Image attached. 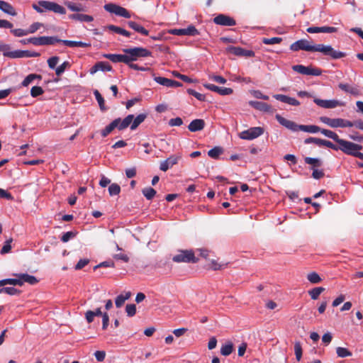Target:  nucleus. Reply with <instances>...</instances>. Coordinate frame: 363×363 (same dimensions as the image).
Masks as SVG:
<instances>
[{"mask_svg":"<svg viewBox=\"0 0 363 363\" xmlns=\"http://www.w3.org/2000/svg\"><path fill=\"white\" fill-rule=\"evenodd\" d=\"M290 50L294 52L304 50L307 52H320L333 59H340L346 56L345 52L334 50L331 45L323 44L311 45L307 40H298L290 45Z\"/></svg>","mask_w":363,"mask_h":363,"instance_id":"1","label":"nucleus"},{"mask_svg":"<svg viewBox=\"0 0 363 363\" xmlns=\"http://www.w3.org/2000/svg\"><path fill=\"white\" fill-rule=\"evenodd\" d=\"M275 118L281 125L293 132H298L301 130L311 133H315L320 130V128L317 125H298L292 121L282 117L279 114H277Z\"/></svg>","mask_w":363,"mask_h":363,"instance_id":"2","label":"nucleus"},{"mask_svg":"<svg viewBox=\"0 0 363 363\" xmlns=\"http://www.w3.org/2000/svg\"><path fill=\"white\" fill-rule=\"evenodd\" d=\"M337 144L339 145V150H341L346 155H351L363 160V153L360 152V150L363 149L362 145L344 139H340Z\"/></svg>","mask_w":363,"mask_h":363,"instance_id":"3","label":"nucleus"},{"mask_svg":"<svg viewBox=\"0 0 363 363\" xmlns=\"http://www.w3.org/2000/svg\"><path fill=\"white\" fill-rule=\"evenodd\" d=\"M133 119V114L128 115L123 120H121L120 118H116L101 131V136L104 138L106 137L116 128L119 130L127 128L131 123Z\"/></svg>","mask_w":363,"mask_h":363,"instance_id":"4","label":"nucleus"},{"mask_svg":"<svg viewBox=\"0 0 363 363\" xmlns=\"http://www.w3.org/2000/svg\"><path fill=\"white\" fill-rule=\"evenodd\" d=\"M32 7L38 13H43L45 11H53L55 13L65 14L66 10L61 5L48 1H39L37 4H33Z\"/></svg>","mask_w":363,"mask_h":363,"instance_id":"5","label":"nucleus"},{"mask_svg":"<svg viewBox=\"0 0 363 363\" xmlns=\"http://www.w3.org/2000/svg\"><path fill=\"white\" fill-rule=\"evenodd\" d=\"M123 52L127 56V65L132 64L133 61H136L140 57H146L152 55V52L150 50L142 47L125 48L123 50Z\"/></svg>","mask_w":363,"mask_h":363,"instance_id":"6","label":"nucleus"},{"mask_svg":"<svg viewBox=\"0 0 363 363\" xmlns=\"http://www.w3.org/2000/svg\"><path fill=\"white\" fill-rule=\"evenodd\" d=\"M174 262L196 263L199 259L195 257L192 250H179V254L172 257Z\"/></svg>","mask_w":363,"mask_h":363,"instance_id":"7","label":"nucleus"},{"mask_svg":"<svg viewBox=\"0 0 363 363\" xmlns=\"http://www.w3.org/2000/svg\"><path fill=\"white\" fill-rule=\"evenodd\" d=\"M320 121L333 128L352 127V121L343 118H330L327 116H321Z\"/></svg>","mask_w":363,"mask_h":363,"instance_id":"8","label":"nucleus"},{"mask_svg":"<svg viewBox=\"0 0 363 363\" xmlns=\"http://www.w3.org/2000/svg\"><path fill=\"white\" fill-rule=\"evenodd\" d=\"M31 44L40 46V45H53L57 43H60V39L57 36H40V37H31L29 40Z\"/></svg>","mask_w":363,"mask_h":363,"instance_id":"9","label":"nucleus"},{"mask_svg":"<svg viewBox=\"0 0 363 363\" xmlns=\"http://www.w3.org/2000/svg\"><path fill=\"white\" fill-rule=\"evenodd\" d=\"M264 133V128L262 127H253L239 133V137L243 140H254Z\"/></svg>","mask_w":363,"mask_h":363,"instance_id":"10","label":"nucleus"},{"mask_svg":"<svg viewBox=\"0 0 363 363\" xmlns=\"http://www.w3.org/2000/svg\"><path fill=\"white\" fill-rule=\"evenodd\" d=\"M292 69L304 75L320 76L322 74V70L319 68L311 66L306 67L302 65H294Z\"/></svg>","mask_w":363,"mask_h":363,"instance_id":"11","label":"nucleus"},{"mask_svg":"<svg viewBox=\"0 0 363 363\" xmlns=\"http://www.w3.org/2000/svg\"><path fill=\"white\" fill-rule=\"evenodd\" d=\"M169 33L172 35H189V36H195L199 34V30L196 28L194 26H189L186 28H179V29H172L169 30Z\"/></svg>","mask_w":363,"mask_h":363,"instance_id":"12","label":"nucleus"},{"mask_svg":"<svg viewBox=\"0 0 363 363\" xmlns=\"http://www.w3.org/2000/svg\"><path fill=\"white\" fill-rule=\"evenodd\" d=\"M181 158H182L181 154L171 155L167 160L162 161L160 163V170H162L163 172L167 171L172 166L177 164L179 160H181Z\"/></svg>","mask_w":363,"mask_h":363,"instance_id":"13","label":"nucleus"},{"mask_svg":"<svg viewBox=\"0 0 363 363\" xmlns=\"http://www.w3.org/2000/svg\"><path fill=\"white\" fill-rule=\"evenodd\" d=\"M213 22L217 25L224 26H233L236 25V21L234 18L225 14H218L213 18Z\"/></svg>","mask_w":363,"mask_h":363,"instance_id":"14","label":"nucleus"},{"mask_svg":"<svg viewBox=\"0 0 363 363\" xmlns=\"http://www.w3.org/2000/svg\"><path fill=\"white\" fill-rule=\"evenodd\" d=\"M314 103H315L318 106L325 108H334L337 106H342L343 103L337 100H323L320 99H314Z\"/></svg>","mask_w":363,"mask_h":363,"instance_id":"15","label":"nucleus"},{"mask_svg":"<svg viewBox=\"0 0 363 363\" xmlns=\"http://www.w3.org/2000/svg\"><path fill=\"white\" fill-rule=\"evenodd\" d=\"M203 86L208 90L218 93L221 96L230 95L233 92L231 88L219 87L213 84H204Z\"/></svg>","mask_w":363,"mask_h":363,"instance_id":"16","label":"nucleus"},{"mask_svg":"<svg viewBox=\"0 0 363 363\" xmlns=\"http://www.w3.org/2000/svg\"><path fill=\"white\" fill-rule=\"evenodd\" d=\"M338 87L345 93H348L354 96H358L362 94L359 86L357 85L352 86L348 84L340 83Z\"/></svg>","mask_w":363,"mask_h":363,"instance_id":"17","label":"nucleus"},{"mask_svg":"<svg viewBox=\"0 0 363 363\" xmlns=\"http://www.w3.org/2000/svg\"><path fill=\"white\" fill-rule=\"evenodd\" d=\"M337 28L332 26H311L306 29V31L309 33H332L337 32Z\"/></svg>","mask_w":363,"mask_h":363,"instance_id":"18","label":"nucleus"},{"mask_svg":"<svg viewBox=\"0 0 363 363\" xmlns=\"http://www.w3.org/2000/svg\"><path fill=\"white\" fill-rule=\"evenodd\" d=\"M249 104L253 107L254 108L266 112V113H271L272 112V106L262 101H250L249 102Z\"/></svg>","mask_w":363,"mask_h":363,"instance_id":"19","label":"nucleus"},{"mask_svg":"<svg viewBox=\"0 0 363 363\" xmlns=\"http://www.w3.org/2000/svg\"><path fill=\"white\" fill-rule=\"evenodd\" d=\"M110 72L112 70V67L107 62H98L90 69V74H94L98 71Z\"/></svg>","mask_w":363,"mask_h":363,"instance_id":"20","label":"nucleus"},{"mask_svg":"<svg viewBox=\"0 0 363 363\" xmlns=\"http://www.w3.org/2000/svg\"><path fill=\"white\" fill-rule=\"evenodd\" d=\"M274 98L277 100L280 101L283 103L288 104L291 106H298L300 105V102L295 98H292L284 94H274Z\"/></svg>","mask_w":363,"mask_h":363,"instance_id":"21","label":"nucleus"},{"mask_svg":"<svg viewBox=\"0 0 363 363\" xmlns=\"http://www.w3.org/2000/svg\"><path fill=\"white\" fill-rule=\"evenodd\" d=\"M103 57L111 60L114 63L123 62L127 65L128 58L125 54H104L103 55Z\"/></svg>","mask_w":363,"mask_h":363,"instance_id":"22","label":"nucleus"},{"mask_svg":"<svg viewBox=\"0 0 363 363\" xmlns=\"http://www.w3.org/2000/svg\"><path fill=\"white\" fill-rule=\"evenodd\" d=\"M205 127V122L203 119H194L188 125L191 132H197L203 130Z\"/></svg>","mask_w":363,"mask_h":363,"instance_id":"23","label":"nucleus"},{"mask_svg":"<svg viewBox=\"0 0 363 363\" xmlns=\"http://www.w3.org/2000/svg\"><path fill=\"white\" fill-rule=\"evenodd\" d=\"M0 9L11 16H16L17 15V12L14 7L9 3L0 0Z\"/></svg>","mask_w":363,"mask_h":363,"instance_id":"24","label":"nucleus"},{"mask_svg":"<svg viewBox=\"0 0 363 363\" xmlns=\"http://www.w3.org/2000/svg\"><path fill=\"white\" fill-rule=\"evenodd\" d=\"M60 43H62L65 45L70 47V48H74V47L90 48L91 47V43H84L82 41H73V40H61L60 39Z\"/></svg>","mask_w":363,"mask_h":363,"instance_id":"25","label":"nucleus"},{"mask_svg":"<svg viewBox=\"0 0 363 363\" xmlns=\"http://www.w3.org/2000/svg\"><path fill=\"white\" fill-rule=\"evenodd\" d=\"M68 17L69 19L80 22H91L94 20L93 16L83 13H73L69 15Z\"/></svg>","mask_w":363,"mask_h":363,"instance_id":"26","label":"nucleus"},{"mask_svg":"<svg viewBox=\"0 0 363 363\" xmlns=\"http://www.w3.org/2000/svg\"><path fill=\"white\" fill-rule=\"evenodd\" d=\"M15 276H17L18 277L21 278L22 281V286L23 285L24 282L28 283L31 285H35L38 282V280L37 278L33 275H30L28 274H15Z\"/></svg>","mask_w":363,"mask_h":363,"instance_id":"27","label":"nucleus"},{"mask_svg":"<svg viewBox=\"0 0 363 363\" xmlns=\"http://www.w3.org/2000/svg\"><path fill=\"white\" fill-rule=\"evenodd\" d=\"M147 118L146 113H140L135 118L133 117V119L130 124V129L135 130Z\"/></svg>","mask_w":363,"mask_h":363,"instance_id":"28","label":"nucleus"},{"mask_svg":"<svg viewBox=\"0 0 363 363\" xmlns=\"http://www.w3.org/2000/svg\"><path fill=\"white\" fill-rule=\"evenodd\" d=\"M128 26L136 32L140 33L144 35H148L149 34V31L147 29L135 21H128Z\"/></svg>","mask_w":363,"mask_h":363,"instance_id":"29","label":"nucleus"},{"mask_svg":"<svg viewBox=\"0 0 363 363\" xmlns=\"http://www.w3.org/2000/svg\"><path fill=\"white\" fill-rule=\"evenodd\" d=\"M233 344L230 341L226 342L220 347V354L223 356L230 355L233 351Z\"/></svg>","mask_w":363,"mask_h":363,"instance_id":"30","label":"nucleus"},{"mask_svg":"<svg viewBox=\"0 0 363 363\" xmlns=\"http://www.w3.org/2000/svg\"><path fill=\"white\" fill-rule=\"evenodd\" d=\"M65 4L72 11H86L85 7L81 4H77L72 1H66Z\"/></svg>","mask_w":363,"mask_h":363,"instance_id":"31","label":"nucleus"},{"mask_svg":"<svg viewBox=\"0 0 363 363\" xmlns=\"http://www.w3.org/2000/svg\"><path fill=\"white\" fill-rule=\"evenodd\" d=\"M6 284L13 285V286H22L21 278L18 277V279H4L0 280V287L4 286Z\"/></svg>","mask_w":363,"mask_h":363,"instance_id":"32","label":"nucleus"},{"mask_svg":"<svg viewBox=\"0 0 363 363\" xmlns=\"http://www.w3.org/2000/svg\"><path fill=\"white\" fill-rule=\"evenodd\" d=\"M131 296V293L130 291L127 292L125 295L120 294L118 296L115 301V304L117 308H121L125 303L126 300L130 298Z\"/></svg>","mask_w":363,"mask_h":363,"instance_id":"33","label":"nucleus"},{"mask_svg":"<svg viewBox=\"0 0 363 363\" xmlns=\"http://www.w3.org/2000/svg\"><path fill=\"white\" fill-rule=\"evenodd\" d=\"M320 132L324 135L325 136L329 138H331L333 139L335 142H336L337 143H338V142L340 140L341 138H340V137L338 136V135L330 130H328V129H321L320 128Z\"/></svg>","mask_w":363,"mask_h":363,"instance_id":"34","label":"nucleus"},{"mask_svg":"<svg viewBox=\"0 0 363 363\" xmlns=\"http://www.w3.org/2000/svg\"><path fill=\"white\" fill-rule=\"evenodd\" d=\"M94 94L95 98L99 104L100 109L102 111H106L107 110V107L105 106V101L100 92L98 90H94Z\"/></svg>","mask_w":363,"mask_h":363,"instance_id":"35","label":"nucleus"},{"mask_svg":"<svg viewBox=\"0 0 363 363\" xmlns=\"http://www.w3.org/2000/svg\"><path fill=\"white\" fill-rule=\"evenodd\" d=\"M42 79V76L40 75V74H28L24 79L23 81L22 82L21 84L23 86H28L31 82H33V80L35 79Z\"/></svg>","mask_w":363,"mask_h":363,"instance_id":"36","label":"nucleus"},{"mask_svg":"<svg viewBox=\"0 0 363 363\" xmlns=\"http://www.w3.org/2000/svg\"><path fill=\"white\" fill-rule=\"evenodd\" d=\"M30 51L29 50H14L12 51L11 58L30 57Z\"/></svg>","mask_w":363,"mask_h":363,"instance_id":"37","label":"nucleus"},{"mask_svg":"<svg viewBox=\"0 0 363 363\" xmlns=\"http://www.w3.org/2000/svg\"><path fill=\"white\" fill-rule=\"evenodd\" d=\"M304 162L306 164L312 165V169H315V167H319L322 165V162L318 158L306 157L304 158Z\"/></svg>","mask_w":363,"mask_h":363,"instance_id":"38","label":"nucleus"},{"mask_svg":"<svg viewBox=\"0 0 363 363\" xmlns=\"http://www.w3.org/2000/svg\"><path fill=\"white\" fill-rule=\"evenodd\" d=\"M0 294H6L11 296H14L19 295L21 294V291L12 286L3 287L0 288Z\"/></svg>","mask_w":363,"mask_h":363,"instance_id":"39","label":"nucleus"},{"mask_svg":"<svg viewBox=\"0 0 363 363\" xmlns=\"http://www.w3.org/2000/svg\"><path fill=\"white\" fill-rule=\"evenodd\" d=\"M325 291L323 287H315L313 289L308 291V294L313 300H316L318 298L319 296L322 292Z\"/></svg>","mask_w":363,"mask_h":363,"instance_id":"40","label":"nucleus"},{"mask_svg":"<svg viewBox=\"0 0 363 363\" xmlns=\"http://www.w3.org/2000/svg\"><path fill=\"white\" fill-rule=\"evenodd\" d=\"M142 193L147 200H152L157 192L153 188L147 187L142 190Z\"/></svg>","mask_w":363,"mask_h":363,"instance_id":"41","label":"nucleus"},{"mask_svg":"<svg viewBox=\"0 0 363 363\" xmlns=\"http://www.w3.org/2000/svg\"><path fill=\"white\" fill-rule=\"evenodd\" d=\"M336 353L339 357L342 358L351 357L352 355V352L350 350H348L347 348L342 347H337L336 348Z\"/></svg>","mask_w":363,"mask_h":363,"instance_id":"42","label":"nucleus"},{"mask_svg":"<svg viewBox=\"0 0 363 363\" xmlns=\"http://www.w3.org/2000/svg\"><path fill=\"white\" fill-rule=\"evenodd\" d=\"M243 50L240 47L229 46L226 48V52L236 56H242Z\"/></svg>","mask_w":363,"mask_h":363,"instance_id":"43","label":"nucleus"},{"mask_svg":"<svg viewBox=\"0 0 363 363\" xmlns=\"http://www.w3.org/2000/svg\"><path fill=\"white\" fill-rule=\"evenodd\" d=\"M307 279L311 284H318L322 281V279L319 276V274L315 272H311L307 275Z\"/></svg>","mask_w":363,"mask_h":363,"instance_id":"44","label":"nucleus"},{"mask_svg":"<svg viewBox=\"0 0 363 363\" xmlns=\"http://www.w3.org/2000/svg\"><path fill=\"white\" fill-rule=\"evenodd\" d=\"M71 64L68 61L64 62L62 65L55 68V74L57 76H60L66 69L70 68Z\"/></svg>","mask_w":363,"mask_h":363,"instance_id":"45","label":"nucleus"},{"mask_svg":"<svg viewBox=\"0 0 363 363\" xmlns=\"http://www.w3.org/2000/svg\"><path fill=\"white\" fill-rule=\"evenodd\" d=\"M0 52H3L4 57L11 58V52L9 45L4 44L0 41Z\"/></svg>","mask_w":363,"mask_h":363,"instance_id":"46","label":"nucleus"},{"mask_svg":"<svg viewBox=\"0 0 363 363\" xmlns=\"http://www.w3.org/2000/svg\"><path fill=\"white\" fill-rule=\"evenodd\" d=\"M223 152V149L220 147H215L211 149L208 152V155L213 159H216L219 157V155Z\"/></svg>","mask_w":363,"mask_h":363,"instance_id":"47","label":"nucleus"},{"mask_svg":"<svg viewBox=\"0 0 363 363\" xmlns=\"http://www.w3.org/2000/svg\"><path fill=\"white\" fill-rule=\"evenodd\" d=\"M154 80L157 83H158L161 85H163L167 87H171L172 79H170L162 77H155L154 78Z\"/></svg>","mask_w":363,"mask_h":363,"instance_id":"48","label":"nucleus"},{"mask_svg":"<svg viewBox=\"0 0 363 363\" xmlns=\"http://www.w3.org/2000/svg\"><path fill=\"white\" fill-rule=\"evenodd\" d=\"M121 192V187L117 184H111L108 186V193L110 196H116L118 195Z\"/></svg>","mask_w":363,"mask_h":363,"instance_id":"49","label":"nucleus"},{"mask_svg":"<svg viewBox=\"0 0 363 363\" xmlns=\"http://www.w3.org/2000/svg\"><path fill=\"white\" fill-rule=\"evenodd\" d=\"M262 41L265 45H274L280 43L282 41V38L279 37H274L271 38H264Z\"/></svg>","mask_w":363,"mask_h":363,"instance_id":"50","label":"nucleus"},{"mask_svg":"<svg viewBox=\"0 0 363 363\" xmlns=\"http://www.w3.org/2000/svg\"><path fill=\"white\" fill-rule=\"evenodd\" d=\"M294 352L296 359L297 361H300L302 357V347L300 342H295L294 343Z\"/></svg>","mask_w":363,"mask_h":363,"instance_id":"51","label":"nucleus"},{"mask_svg":"<svg viewBox=\"0 0 363 363\" xmlns=\"http://www.w3.org/2000/svg\"><path fill=\"white\" fill-rule=\"evenodd\" d=\"M117 16H122L126 18H130V14L127 9L123 7L118 6L115 13Z\"/></svg>","mask_w":363,"mask_h":363,"instance_id":"52","label":"nucleus"},{"mask_svg":"<svg viewBox=\"0 0 363 363\" xmlns=\"http://www.w3.org/2000/svg\"><path fill=\"white\" fill-rule=\"evenodd\" d=\"M44 93V91L41 86H34L31 88L30 95L32 97H37L38 96L42 95Z\"/></svg>","mask_w":363,"mask_h":363,"instance_id":"53","label":"nucleus"},{"mask_svg":"<svg viewBox=\"0 0 363 363\" xmlns=\"http://www.w3.org/2000/svg\"><path fill=\"white\" fill-rule=\"evenodd\" d=\"M12 240H13L12 238H10L9 240H7L4 242V246L2 247L1 250V253L2 255L9 253L11 251V243Z\"/></svg>","mask_w":363,"mask_h":363,"instance_id":"54","label":"nucleus"},{"mask_svg":"<svg viewBox=\"0 0 363 363\" xmlns=\"http://www.w3.org/2000/svg\"><path fill=\"white\" fill-rule=\"evenodd\" d=\"M187 92L189 94L194 96L199 101H205V99H206L205 95L196 91L194 89H187Z\"/></svg>","mask_w":363,"mask_h":363,"instance_id":"55","label":"nucleus"},{"mask_svg":"<svg viewBox=\"0 0 363 363\" xmlns=\"http://www.w3.org/2000/svg\"><path fill=\"white\" fill-rule=\"evenodd\" d=\"M125 312L127 313L128 316L132 317L135 315L136 313V306L135 304H128L125 306Z\"/></svg>","mask_w":363,"mask_h":363,"instance_id":"56","label":"nucleus"},{"mask_svg":"<svg viewBox=\"0 0 363 363\" xmlns=\"http://www.w3.org/2000/svg\"><path fill=\"white\" fill-rule=\"evenodd\" d=\"M43 26V23L39 22L33 23L30 26V27L28 29V34L34 33H35L38 29H40Z\"/></svg>","mask_w":363,"mask_h":363,"instance_id":"57","label":"nucleus"},{"mask_svg":"<svg viewBox=\"0 0 363 363\" xmlns=\"http://www.w3.org/2000/svg\"><path fill=\"white\" fill-rule=\"evenodd\" d=\"M11 32L16 37H22L28 34V30H23L21 28L12 29L11 30Z\"/></svg>","mask_w":363,"mask_h":363,"instance_id":"58","label":"nucleus"},{"mask_svg":"<svg viewBox=\"0 0 363 363\" xmlns=\"http://www.w3.org/2000/svg\"><path fill=\"white\" fill-rule=\"evenodd\" d=\"M322 140H323V139H320V138L310 137V138H306L304 140V143L306 144L314 143L318 146H322Z\"/></svg>","mask_w":363,"mask_h":363,"instance_id":"59","label":"nucleus"},{"mask_svg":"<svg viewBox=\"0 0 363 363\" xmlns=\"http://www.w3.org/2000/svg\"><path fill=\"white\" fill-rule=\"evenodd\" d=\"M59 62V57L53 56L48 60V65L50 69L56 68V65Z\"/></svg>","mask_w":363,"mask_h":363,"instance_id":"60","label":"nucleus"},{"mask_svg":"<svg viewBox=\"0 0 363 363\" xmlns=\"http://www.w3.org/2000/svg\"><path fill=\"white\" fill-rule=\"evenodd\" d=\"M105 28H107L109 30L113 31V32H114L116 33H118V34H120V35H123V31L125 30V29H123V28H122L121 27H118V26H114V25H108Z\"/></svg>","mask_w":363,"mask_h":363,"instance_id":"61","label":"nucleus"},{"mask_svg":"<svg viewBox=\"0 0 363 363\" xmlns=\"http://www.w3.org/2000/svg\"><path fill=\"white\" fill-rule=\"evenodd\" d=\"M76 235V233L72 231L67 232L62 235L61 237V240L63 242H68L71 238H74Z\"/></svg>","mask_w":363,"mask_h":363,"instance_id":"62","label":"nucleus"},{"mask_svg":"<svg viewBox=\"0 0 363 363\" xmlns=\"http://www.w3.org/2000/svg\"><path fill=\"white\" fill-rule=\"evenodd\" d=\"M183 124V121L181 118L177 117L172 118L169 121V125L170 126H180Z\"/></svg>","mask_w":363,"mask_h":363,"instance_id":"63","label":"nucleus"},{"mask_svg":"<svg viewBox=\"0 0 363 363\" xmlns=\"http://www.w3.org/2000/svg\"><path fill=\"white\" fill-rule=\"evenodd\" d=\"M109 324V316L106 312L102 315V329L106 330Z\"/></svg>","mask_w":363,"mask_h":363,"instance_id":"64","label":"nucleus"}]
</instances>
